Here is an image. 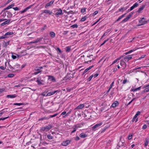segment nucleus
I'll return each instance as SVG.
<instances>
[{
  "label": "nucleus",
  "mask_w": 149,
  "mask_h": 149,
  "mask_svg": "<svg viewBox=\"0 0 149 149\" xmlns=\"http://www.w3.org/2000/svg\"><path fill=\"white\" fill-rule=\"evenodd\" d=\"M91 114L90 112H89L86 109L84 111V118L86 120L90 118L91 116Z\"/></svg>",
  "instance_id": "1"
},
{
  "label": "nucleus",
  "mask_w": 149,
  "mask_h": 149,
  "mask_svg": "<svg viewBox=\"0 0 149 149\" xmlns=\"http://www.w3.org/2000/svg\"><path fill=\"white\" fill-rule=\"evenodd\" d=\"M132 55H129L127 56H125L123 58V60L125 61L126 62H128L129 60H130L132 58Z\"/></svg>",
  "instance_id": "2"
},
{
  "label": "nucleus",
  "mask_w": 149,
  "mask_h": 149,
  "mask_svg": "<svg viewBox=\"0 0 149 149\" xmlns=\"http://www.w3.org/2000/svg\"><path fill=\"white\" fill-rule=\"evenodd\" d=\"M147 22L148 21H146L145 18L144 17H143L141 19V20L139 21V22L141 24L139 26L143 25L146 24Z\"/></svg>",
  "instance_id": "3"
},
{
  "label": "nucleus",
  "mask_w": 149,
  "mask_h": 149,
  "mask_svg": "<svg viewBox=\"0 0 149 149\" xmlns=\"http://www.w3.org/2000/svg\"><path fill=\"white\" fill-rule=\"evenodd\" d=\"M102 124V123L97 124L92 127L93 130L94 131L96 130L97 129V128L100 126Z\"/></svg>",
  "instance_id": "4"
},
{
  "label": "nucleus",
  "mask_w": 149,
  "mask_h": 149,
  "mask_svg": "<svg viewBox=\"0 0 149 149\" xmlns=\"http://www.w3.org/2000/svg\"><path fill=\"white\" fill-rule=\"evenodd\" d=\"M120 64L121 66L123 67V69H124L126 67V64L125 62L123 60V59L120 60Z\"/></svg>",
  "instance_id": "5"
},
{
  "label": "nucleus",
  "mask_w": 149,
  "mask_h": 149,
  "mask_svg": "<svg viewBox=\"0 0 149 149\" xmlns=\"http://www.w3.org/2000/svg\"><path fill=\"white\" fill-rule=\"evenodd\" d=\"M33 5H34V4L32 5H31L27 7L26 8H25V9H24L23 10L20 11L19 13H24V12H26L27 10H28L29 9L31 8V7L32 6H33Z\"/></svg>",
  "instance_id": "6"
},
{
  "label": "nucleus",
  "mask_w": 149,
  "mask_h": 149,
  "mask_svg": "<svg viewBox=\"0 0 149 149\" xmlns=\"http://www.w3.org/2000/svg\"><path fill=\"white\" fill-rule=\"evenodd\" d=\"M43 13H45L47 14H49V15H51L52 13L51 11L49 10H45L43 11L42 13L41 14V15H42Z\"/></svg>",
  "instance_id": "7"
},
{
  "label": "nucleus",
  "mask_w": 149,
  "mask_h": 149,
  "mask_svg": "<svg viewBox=\"0 0 149 149\" xmlns=\"http://www.w3.org/2000/svg\"><path fill=\"white\" fill-rule=\"evenodd\" d=\"M42 39H43V38H42V37H40L39 38H38L35 40L31 42H30V43L32 44V43H38L39 42L41 41Z\"/></svg>",
  "instance_id": "8"
},
{
  "label": "nucleus",
  "mask_w": 149,
  "mask_h": 149,
  "mask_svg": "<svg viewBox=\"0 0 149 149\" xmlns=\"http://www.w3.org/2000/svg\"><path fill=\"white\" fill-rule=\"evenodd\" d=\"M139 5L137 3H135L133 6L131 7L130 9L128 10L129 11H131L133 10L134 8L136 7Z\"/></svg>",
  "instance_id": "9"
},
{
  "label": "nucleus",
  "mask_w": 149,
  "mask_h": 149,
  "mask_svg": "<svg viewBox=\"0 0 149 149\" xmlns=\"http://www.w3.org/2000/svg\"><path fill=\"white\" fill-rule=\"evenodd\" d=\"M48 77V79H49L50 81H53V82H55L56 81V79H55L54 77L52 75H49Z\"/></svg>",
  "instance_id": "10"
},
{
  "label": "nucleus",
  "mask_w": 149,
  "mask_h": 149,
  "mask_svg": "<svg viewBox=\"0 0 149 149\" xmlns=\"http://www.w3.org/2000/svg\"><path fill=\"white\" fill-rule=\"evenodd\" d=\"M59 92V91L58 90H56L53 92H49L47 93V95H46V96H50L54 94L55 93L57 92Z\"/></svg>",
  "instance_id": "11"
},
{
  "label": "nucleus",
  "mask_w": 149,
  "mask_h": 149,
  "mask_svg": "<svg viewBox=\"0 0 149 149\" xmlns=\"http://www.w3.org/2000/svg\"><path fill=\"white\" fill-rule=\"evenodd\" d=\"M70 142V141L69 140L63 142L62 143V145L63 146H66L68 145Z\"/></svg>",
  "instance_id": "12"
},
{
  "label": "nucleus",
  "mask_w": 149,
  "mask_h": 149,
  "mask_svg": "<svg viewBox=\"0 0 149 149\" xmlns=\"http://www.w3.org/2000/svg\"><path fill=\"white\" fill-rule=\"evenodd\" d=\"M45 127L46 130V132H47L52 128V126L51 125H48Z\"/></svg>",
  "instance_id": "13"
},
{
  "label": "nucleus",
  "mask_w": 149,
  "mask_h": 149,
  "mask_svg": "<svg viewBox=\"0 0 149 149\" xmlns=\"http://www.w3.org/2000/svg\"><path fill=\"white\" fill-rule=\"evenodd\" d=\"M84 107V104H81L79 105L75 109H81Z\"/></svg>",
  "instance_id": "14"
},
{
  "label": "nucleus",
  "mask_w": 149,
  "mask_h": 149,
  "mask_svg": "<svg viewBox=\"0 0 149 149\" xmlns=\"http://www.w3.org/2000/svg\"><path fill=\"white\" fill-rule=\"evenodd\" d=\"M54 2V1H51L50 2L47 3L45 5V8H47L48 7H49L51 6V5H52Z\"/></svg>",
  "instance_id": "15"
},
{
  "label": "nucleus",
  "mask_w": 149,
  "mask_h": 149,
  "mask_svg": "<svg viewBox=\"0 0 149 149\" xmlns=\"http://www.w3.org/2000/svg\"><path fill=\"white\" fill-rule=\"evenodd\" d=\"M14 6V4H11V5H9L6 8H4L3 10L2 11V12L3 11H5V10H6L9 9H10L11 8H12Z\"/></svg>",
  "instance_id": "16"
},
{
  "label": "nucleus",
  "mask_w": 149,
  "mask_h": 149,
  "mask_svg": "<svg viewBox=\"0 0 149 149\" xmlns=\"http://www.w3.org/2000/svg\"><path fill=\"white\" fill-rule=\"evenodd\" d=\"M118 102L117 101H115L112 104L111 107H115L118 105Z\"/></svg>",
  "instance_id": "17"
},
{
  "label": "nucleus",
  "mask_w": 149,
  "mask_h": 149,
  "mask_svg": "<svg viewBox=\"0 0 149 149\" xmlns=\"http://www.w3.org/2000/svg\"><path fill=\"white\" fill-rule=\"evenodd\" d=\"M63 14V13H62V10L61 9V8H60L58 10V11L55 14L56 15H59Z\"/></svg>",
  "instance_id": "18"
},
{
  "label": "nucleus",
  "mask_w": 149,
  "mask_h": 149,
  "mask_svg": "<svg viewBox=\"0 0 149 149\" xmlns=\"http://www.w3.org/2000/svg\"><path fill=\"white\" fill-rule=\"evenodd\" d=\"M17 95L16 94H14L12 95H8L6 96V97L7 98H14L17 97Z\"/></svg>",
  "instance_id": "19"
},
{
  "label": "nucleus",
  "mask_w": 149,
  "mask_h": 149,
  "mask_svg": "<svg viewBox=\"0 0 149 149\" xmlns=\"http://www.w3.org/2000/svg\"><path fill=\"white\" fill-rule=\"evenodd\" d=\"M49 119V118H48V117H46L45 116L41 118H39L38 120V121H40V120H48Z\"/></svg>",
  "instance_id": "20"
},
{
  "label": "nucleus",
  "mask_w": 149,
  "mask_h": 149,
  "mask_svg": "<svg viewBox=\"0 0 149 149\" xmlns=\"http://www.w3.org/2000/svg\"><path fill=\"white\" fill-rule=\"evenodd\" d=\"M10 19H8V20L2 23L1 24V26H3L4 25H5L8 24L10 23Z\"/></svg>",
  "instance_id": "21"
},
{
  "label": "nucleus",
  "mask_w": 149,
  "mask_h": 149,
  "mask_svg": "<svg viewBox=\"0 0 149 149\" xmlns=\"http://www.w3.org/2000/svg\"><path fill=\"white\" fill-rule=\"evenodd\" d=\"M73 75L72 74H68L66 76L65 78L68 79H70L71 78H72Z\"/></svg>",
  "instance_id": "22"
},
{
  "label": "nucleus",
  "mask_w": 149,
  "mask_h": 149,
  "mask_svg": "<svg viewBox=\"0 0 149 149\" xmlns=\"http://www.w3.org/2000/svg\"><path fill=\"white\" fill-rule=\"evenodd\" d=\"M145 5H143L142 6V7L139 8V9L137 10V12L138 13H140L141 11H142L145 7Z\"/></svg>",
  "instance_id": "23"
},
{
  "label": "nucleus",
  "mask_w": 149,
  "mask_h": 149,
  "mask_svg": "<svg viewBox=\"0 0 149 149\" xmlns=\"http://www.w3.org/2000/svg\"><path fill=\"white\" fill-rule=\"evenodd\" d=\"M6 12H7V17H8L10 18L12 17V14L11 13L8 11H7Z\"/></svg>",
  "instance_id": "24"
},
{
  "label": "nucleus",
  "mask_w": 149,
  "mask_h": 149,
  "mask_svg": "<svg viewBox=\"0 0 149 149\" xmlns=\"http://www.w3.org/2000/svg\"><path fill=\"white\" fill-rule=\"evenodd\" d=\"M50 35L53 38H54L55 36V33L53 32H50Z\"/></svg>",
  "instance_id": "25"
},
{
  "label": "nucleus",
  "mask_w": 149,
  "mask_h": 149,
  "mask_svg": "<svg viewBox=\"0 0 149 149\" xmlns=\"http://www.w3.org/2000/svg\"><path fill=\"white\" fill-rule=\"evenodd\" d=\"M13 33V32H8L4 35L5 36H8L12 35Z\"/></svg>",
  "instance_id": "26"
},
{
  "label": "nucleus",
  "mask_w": 149,
  "mask_h": 149,
  "mask_svg": "<svg viewBox=\"0 0 149 149\" xmlns=\"http://www.w3.org/2000/svg\"><path fill=\"white\" fill-rule=\"evenodd\" d=\"M94 66L93 65H92L91 66H89L88 68H86L84 70V73L87 72L88 70H90Z\"/></svg>",
  "instance_id": "27"
},
{
  "label": "nucleus",
  "mask_w": 149,
  "mask_h": 149,
  "mask_svg": "<svg viewBox=\"0 0 149 149\" xmlns=\"http://www.w3.org/2000/svg\"><path fill=\"white\" fill-rule=\"evenodd\" d=\"M134 12H131L127 17L129 19L130 18L132 17Z\"/></svg>",
  "instance_id": "28"
},
{
  "label": "nucleus",
  "mask_w": 149,
  "mask_h": 149,
  "mask_svg": "<svg viewBox=\"0 0 149 149\" xmlns=\"http://www.w3.org/2000/svg\"><path fill=\"white\" fill-rule=\"evenodd\" d=\"M10 42V41H8L7 42H5L4 44V47H6L7 45H9Z\"/></svg>",
  "instance_id": "29"
},
{
  "label": "nucleus",
  "mask_w": 149,
  "mask_h": 149,
  "mask_svg": "<svg viewBox=\"0 0 149 149\" xmlns=\"http://www.w3.org/2000/svg\"><path fill=\"white\" fill-rule=\"evenodd\" d=\"M65 50L66 52H69L70 50V47L69 46L66 47L65 48Z\"/></svg>",
  "instance_id": "30"
},
{
  "label": "nucleus",
  "mask_w": 149,
  "mask_h": 149,
  "mask_svg": "<svg viewBox=\"0 0 149 149\" xmlns=\"http://www.w3.org/2000/svg\"><path fill=\"white\" fill-rule=\"evenodd\" d=\"M141 87V86H140L138 88H135V89H132V90L133 91H136L138 90H140Z\"/></svg>",
  "instance_id": "31"
},
{
  "label": "nucleus",
  "mask_w": 149,
  "mask_h": 149,
  "mask_svg": "<svg viewBox=\"0 0 149 149\" xmlns=\"http://www.w3.org/2000/svg\"><path fill=\"white\" fill-rule=\"evenodd\" d=\"M42 72V70H38V71H37L36 72H34V73H33V74L36 75H37V74H38L39 73H41V72Z\"/></svg>",
  "instance_id": "32"
},
{
  "label": "nucleus",
  "mask_w": 149,
  "mask_h": 149,
  "mask_svg": "<svg viewBox=\"0 0 149 149\" xmlns=\"http://www.w3.org/2000/svg\"><path fill=\"white\" fill-rule=\"evenodd\" d=\"M129 19L126 17V18L123 19L121 22L120 23H122L125 22L127 21Z\"/></svg>",
  "instance_id": "33"
},
{
  "label": "nucleus",
  "mask_w": 149,
  "mask_h": 149,
  "mask_svg": "<svg viewBox=\"0 0 149 149\" xmlns=\"http://www.w3.org/2000/svg\"><path fill=\"white\" fill-rule=\"evenodd\" d=\"M47 136L49 139H53V137L50 134L48 135Z\"/></svg>",
  "instance_id": "34"
},
{
  "label": "nucleus",
  "mask_w": 149,
  "mask_h": 149,
  "mask_svg": "<svg viewBox=\"0 0 149 149\" xmlns=\"http://www.w3.org/2000/svg\"><path fill=\"white\" fill-rule=\"evenodd\" d=\"M36 82H37L38 85L42 84V83L40 80H37Z\"/></svg>",
  "instance_id": "35"
},
{
  "label": "nucleus",
  "mask_w": 149,
  "mask_h": 149,
  "mask_svg": "<svg viewBox=\"0 0 149 149\" xmlns=\"http://www.w3.org/2000/svg\"><path fill=\"white\" fill-rule=\"evenodd\" d=\"M23 104H24V103H15L13 104L14 105H17L19 106Z\"/></svg>",
  "instance_id": "36"
},
{
  "label": "nucleus",
  "mask_w": 149,
  "mask_h": 149,
  "mask_svg": "<svg viewBox=\"0 0 149 149\" xmlns=\"http://www.w3.org/2000/svg\"><path fill=\"white\" fill-rule=\"evenodd\" d=\"M134 50H130V51H129V52H126L124 54L125 55H127L128 54H129L131 53H132V52Z\"/></svg>",
  "instance_id": "37"
},
{
  "label": "nucleus",
  "mask_w": 149,
  "mask_h": 149,
  "mask_svg": "<svg viewBox=\"0 0 149 149\" xmlns=\"http://www.w3.org/2000/svg\"><path fill=\"white\" fill-rule=\"evenodd\" d=\"M57 115L58 113H56L53 115H50L49 116V117H48V118H53L56 116Z\"/></svg>",
  "instance_id": "38"
},
{
  "label": "nucleus",
  "mask_w": 149,
  "mask_h": 149,
  "mask_svg": "<svg viewBox=\"0 0 149 149\" xmlns=\"http://www.w3.org/2000/svg\"><path fill=\"white\" fill-rule=\"evenodd\" d=\"M14 75L13 74H9L8 75V77L10 78H12L13 77Z\"/></svg>",
  "instance_id": "39"
},
{
  "label": "nucleus",
  "mask_w": 149,
  "mask_h": 149,
  "mask_svg": "<svg viewBox=\"0 0 149 149\" xmlns=\"http://www.w3.org/2000/svg\"><path fill=\"white\" fill-rule=\"evenodd\" d=\"M78 27V26L77 24H74L71 26V27L72 28H77Z\"/></svg>",
  "instance_id": "40"
},
{
  "label": "nucleus",
  "mask_w": 149,
  "mask_h": 149,
  "mask_svg": "<svg viewBox=\"0 0 149 149\" xmlns=\"http://www.w3.org/2000/svg\"><path fill=\"white\" fill-rule=\"evenodd\" d=\"M93 75H91V76H90L88 79V81H90L93 77Z\"/></svg>",
  "instance_id": "41"
},
{
  "label": "nucleus",
  "mask_w": 149,
  "mask_h": 149,
  "mask_svg": "<svg viewBox=\"0 0 149 149\" xmlns=\"http://www.w3.org/2000/svg\"><path fill=\"white\" fill-rule=\"evenodd\" d=\"M40 130H41V131H46V130L45 129V127H41V128L40 129Z\"/></svg>",
  "instance_id": "42"
},
{
  "label": "nucleus",
  "mask_w": 149,
  "mask_h": 149,
  "mask_svg": "<svg viewBox=\"0 0 149 149\" xmlns=\"http://www.w3.org/2000/svg\"><path fill=\"white\" fill-rule=\"evenodd\" d=\"M149 91V87L146 88L144 90V92H148Z\"/></svg>",
  "instance_id": "43"
},
{
  "label": "nucleus",
  "mask_w": 149,
  "mask_h": 149,
  "mask_svg": "<svg viewBox=\"0 0 149 149\" xmlns=\"http://www.w3.org/2000/svg\"><path fill=\"white\" fill-rule=\"evenodd\" d=\"M149 141H148L147 140H146L144 144L145 146H146L148 145Z\"/></svg>",
  "instance_id": "44"
},
{
  "label": "nucleus",
  "mask_w": 149,
  "mask_h": 149,
  "mask_svg": "<svg viewBox=\"0 0 149 149\" xmlns=\"http://www.w3.org/2000/svg\"><path fill=\"white\" fill-rule=\"evenodd\" d=\"M35 70L36 71H38V70H41L39 67H36L35 68Z\"/></svg>",
  "instance_id": "45"
},
{
  "label": "nucleus",
  "mask_w": 149,
  "mask_h": 149,
  "mask_svg": "<svg viewBox=\"0 0 149 149\" xmlns=\"http://www.w3.org/2000/svg\"><path fill=\"white\" fill-rule=\"evenodd\" d=\"M140 113H141L139 111H137L135 115V117H137L138 115H140Z\"/></svg>",
  "instance_id": "46"
},
{
  "label": "nucleus",
  "mask_w": 149,
  "mask_h": 149,
  "mask_svg": "<svg viewBox=\"0 0 149 149\" xmlns=\"http://www.w3.org/2000/svg\"><path fill=\"white\" fill-rule=\"evenodd\" d=\"M8 37V36H5L4 35L3 36H1L0 37V40L2 39H5V38H7Z\"/></svg>",
  "instance_id": "47"
},
{
  "label": "nucleus",
  "mask_w": 149,
  "mask_h": 149,
  "mask_svg": "<svg viewBox=\"0 0 149 149\" xmlns=\"http://www.w3.org/2000/svg\"><path fill=\"white\" fill-rule=\"evenodd\" d=\"M76 128H77V127H76V126L73 129V130L71 132L72 133L74 132H75L76 131Z\"/></svg>",
  "instance_id": "48"
},
{
  "label": "nucleus",
  "mask_w": 149,
  "mask_h": 149,
  "mask_svg": "<svg viewBox=\"0 0 149 149\" xmlns=\"http://www.w3.org/2000/svg\"><path fill=\"white\" fill-rule=\"evenodd\" d=\"M109 40V39H107L105 40L104 42L102 43L100 46H102V45H104L107 41H108Z\"/></svg>",
  "instance_id": "49"
},
{
  "label": "nucleus",
  "mask_w": 149,
  "mask_h": 149,
  "mask_svg": "<svg viewBox=\"0 0 149 149\" xmlns=\"http://www.w3.org/2000/svg\"><path fill=\"white\" fill-rule=\"evenodd\" d=\"M147 126L146 125H144L143 126L142 129H145L147 128Z\"/></svg>",
  "instance_id": "50"
},
{
  "label": "nucleus",
  "mask_w": 149,
  "mask_h": 149,
  "mask_svg": "<svg viewBox=\"0 0 149 149\" xmlns=\"http://www.w3.org/2000/svg\"><path fill=\"white\" fill-rule=\"evenodd\" d=\"M80 137L81 138H84V133H81L79 135Z\"/></svg>",
  "instance_id": "51"
},
{
  "label": "nucleus",
  "mask_w": 149,
  "mask_h": 149,
  "mask_svg": "<svg viewBox=\"0 0 149 149\" xmlns=\"http://www.w3.org/2000/svg\"><path fill=\"white\" fill-rule=\"evenodd\" d=\"M132 135L130 134L129 135L128 137V139L129 140H130L132 139Z\"/></svg>",
  "instance_id": "52"
},
{
  "label": "nucleus",
  "mask_w": 149,
  "mask_h": 149,
  "mask_svg": "<svg viewBox=\"0 0 149 149\" xmlns=\"http://www.w3.org/2000/svg\"><path fill=\"white\" fill-rule=\"evenodd\" d=\"M114 83V81H113L112 83L111 84L110 87H109V88H110V89H111L112 88Z\"/></svg>",
  "instance_id": "53"
},
{
  "label": "nucleus",
  "mask_w": 149,
  "mask_h": 149,
  "mask_svg": "<svg viewBox=\"0 0 149 149\" xmlns=\"http://www.w3.org/2000/svg\"><path fill=\"white\" fill-rule=\"evenodd\" d=\"M98 13V11H95L94 13H93V15H96Z\"/></svg>",
  "instance_id": "54"
},
{
  "label": "nucleus",
  "mask_w": 149,
  "mask_h": 149,
  "mask_svg": "<svg viewBox=\"0 0 149 149\" xmlns=\"http://www.w3.org/2000/svg\"><path fill=\"white\" fill-rule=\"evenodd\" d=\"M13 9L15 10H19V8L17 7H16L13 8Z\"/></svg>",
  "instance_id": "55"
},
{
  "label": "nucleus",
  "mask_w": 149,
  "mask_h": 149,
  "mask_svg": "<svg viewBox=\"0 0 149 149\" xmlns=\"http://www.w3.org/2000/svg\"><path fill=\"white\" fill-rule=\"evenodd\" d=\"M122 18L120 16L117 19L116 22H118Z\"/></svg>",
  "instance_id": "56"
},
{
  "label": "nucleus",
  "mask_w": 149,
  "mask_h": 149,
  "mask_svg": "<svg viewBox=\"0 0 149 149\" xmlns=\"http://www.w3.org/2000/svg\"><path fill=\"white\" fill-rule=\"evenodd\" d=\"M12 57L13 59H15L16 58V56L15 55H12Z\"/></svg>",
  "instance_id": "57"
},
{
  "label": "nucleus",
  "mask_w": 149,
  "mask_h": 149,
  "mask_svg": "<svg viewBox=\"0 0 149 149\" xmlns=\"http://www.w3.org/2000/svg\"><path fill=\"white\" fill-rule=\"evenodd\" d=\"M8 117H9L8 116V117H5V118H0V119H1V120H4L6 119Z\"/></svg>",
  "instance_id": "58"
},
{
  "label": "nucleus",
  "mask_w": 149,
  "mask_h": 149,
  "mask_svg": "<svg viewBox=\"0 0 149 149\" xmlns=\"http://www.w3.org/2000/svg\"><path fill=\"white\" fill-rule=\"evenodd\" d=\"M0 68L2 70H4L5 68L3 66H1L0 67Z\"/></svg>",
  "instance_id": "59"
},
{
  "label": "nucleus",
  "mask_w": 149,
  "mask_h": 149,
  "mask_svg": "<svg viewBox=\"0 0 149 149\" xmlns=\"http://www.w3.org/2000/svg\"><path fill=\"white\" fill-rule=\"evenodd\" d=\"M68 31H64L63 33V34H64V35L68 33Z\"/></svg>",
  "instance_id": "60"
},
{
  "label": "nucleus",
  "mask_w": 149,
  "mask_h": 149,
  "mask_svg": "<svg viewBox=\"0 0 149 149\" xmlns=\"http://www.w3.org/2000/svg\"><path fill=\"white\" fill-rule=\"evenodd\" d=\"M47 93V92H44L42 93L41 95H43V96H46V95H45V93Z\"/></svg>",
  "instance_id": "61"
},
{
  "label": "nucleus",
  "mask_w": 149,
  "mask_h": 149,
  "mask_svg": "<svg viewBox=\"0 0 149 149\" xmlns=\"http://www.w3.org/2000/svg\"><path fill=\"white\" fill-rule=\"evenodd\" d=\"M137 117H135V115L134 116V118H133V119L132 120V122H134V120Z\"/></svg>",
  "instance_id": "62"
},
{
  "label": "nucleus",
  "mask_w": 149,
  "mask_h": 149,
  "mask_svg": "<svg viewBox=\"0 0 149 149\" xmlns=\"http://www.w3.org/2000/svg\"><path fill=\"white\" fill-rule=\"evenodd\" d=\"M149 86V84H148L147 85H145L143 87V88H146L147 87Z\"/></svg>",
  "instance_id": "63"
},
{
  "label": "nucleus",
  "mask_w": 149,
  "mask_h": 149,
  "mask_svg": "<svg viewBox=\"0 0 149 149\" xmlns=\"http://www.w3.org/2000/svg\"><path fill=\"white\" fill-rule=\"evenodd\" d=\"M127 82V80L126 79H124L123 80V84H125L126 82Z\"/></svg>",
  "instance_id": "64"
}]
</instances>
